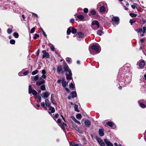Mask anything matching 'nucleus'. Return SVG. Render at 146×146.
I'll return each instance as SVG.
<instances>
[{"label":"nucleus","instance_id":"f257e3e1","mask_svg":"<svg viewBox=\"0 0 146 146\" xmlns=\"http://www.w3.org/2000/svg\"><path fill=\"white\" fill-rule=\"evenodd\" d=\"M29 94L32 93L35 96V98L36 99H38L39 102H41V97L37 95V92L32 88V86L31 85H29Z\"/></svg>","mask_w":146,"mask_h":146},{"label":"nucleus","instance_id":"f03ea898","mask_svg":"<svg viewBox=\"0 0 146 146\" xmlns=\"http://www.w3.org/2000/svg\"><path fill=\"white\" fill-rule=\"evenodd\" d=\"M45 81L44 80L42 79L41 77H40L39 80L37 81L36 83V84L37 86H40L41 84L44 83Z\"/></svg>","mask_w":146,"mask_h":146},{"label":"nucleus","instance_id":"7ed1b4c3","mask_svg":"<svg viewBox=\"0 0 146 146\" xmlns=\"http://www.w3.org/2000/svg\"><path fill=\"white\" fill-rule=\"evenodd\" d=\"M112 21L114 23L113 24V25L115 24L118 25L119 22V19L118 17H114L112 18Z\"/></svg>","mask_w":146,"mask_h":146},{"label":"nucleus","instance_id":"20e7f679","mask_svg":"<svg viewBox=\"0 0 146 146\" xmlns=\"http://www.w3.org/2000/svg\"><path fill=\"white\" fill-rule=\"evenodd\" d=\"M43 53L42 58H44L45 57L48 58L50 57V55L48 52H47L46 50H43L42 51Z\"/></svg>","mask_w":146,"mask_h":146},{"label":"nucleus","instance_id":"39448f33","mask_svg":"<svg viewBox=\"0 0 146 146\" xmlns=\"http://www.w3.org/2000/svg\"><path fill=\"white\" fill-rule=\"evenodd\" d=\"M96 140L101 146H106L105 144L101 139L99 138H97Z\"/></svg>","mask_w":146,"mask_h":146},{"label":"nucleus","instance_id":"423d86ee","mask_svg":"<svg viewBox=\"0 0 146 146\" xmlns=\"http://www.w3.org/2000/svg\"><path fill=\"white\" fill-rule=\"evenodd\" d=\"M104 141L107 146H113V144L108 139H104Z\"/></svg>","mask_w":146,"mask_h":146},{"label":"nucleus","instance_id":"0eeeda50","mask_svg":"<svg viewBox=\"0 0 146 146\" xmlns=\"http://www.w3.org/2000/svg\"><path fill=\"white\" fill-rule=\"evenodd\" d=\"M138 63L139 66L140 68H143L145 65V61L143 60H140Z\"/></svg>","mask_w":146,"mask_h":146},{"label":"nucleus","instance_id":"6e6552de","mask_svg":"<svg viewBox=\"0 0 146 146\" xmlns=\"http://www.w3.org/2000/svg\"><path fill=\"white\" fill-rule=\"evenodd\" d=\"M92 49L94 50V51L97 52H100L99 48L98 46L96 45H93L92 46Z\"/></svg>","mask_w":146,"mask_h":146},{"label":"nucleus","instance_id":"1a4fd4ad","mask_svg":"<svg viewBox=\"0 0 146 146\" xmlns=\"http://www.w3.org/2000/svg\"><path fill=\"white\" fill-rule=\"evenodd\" d=\"M66 75L67 79L71 80L72 79V78L71 77L72 75V73H71V71H69L68 73V72H66Z\"/></svg>","mask_w":146,"mask_h":146},{"label":"nucleus","instance_id":"9d476101","mask_svg":"<svg viewBox=\"0 0 146 146\" xmlns=\"http://www.w3.org/2000/svg\"><path fill=\"white\" fill-rule=\"evenodd\" d=\"M50 95V93L48 92H46L43 93L41 95L42 97V98L46 99Z\"/></svg>","mask_w":146,"mask_h":146},{"label":"nucleus","instance_id":"9b49d317","mask_svg":"<svg viewBox=\"0 0 146 146\" xmlns=\"http://www.w3.org/2000/svg\"><path fill=\"white\" fill-rule=\"evenodd\" d=\"M63 68L64 70V71L66 72H68V73L69 71H71L69 69L68 66L66 64H65L63 65Z\"/></svg>","mask_w":146,"mask_h":146},{"label":"nucleus","instance_id":"f8f14e48","mask_svg":"<svg viewBox=\"0 0 146 146\" xmlns=\"http://www.w3.org/2000/svg\"><path fill=\"white\" fill-rule=\"evenodd\" d=\"M92 25H96L97 27V29L99 27L100 25L98 23V22L97 21H94L92 23Z\"/></svg>","mask_w":146,"mask_h":146},{"label":"nucleus","instance_id":"ddd939ff","mask_svg":"<svg viewBox=\"0 0 146 146\" xmlns=\"http://www.w3.org/2000/svg\"><path fill=\"white\" fill-rule=\"evenodd\" d=\"M98 133L100 136H103L104 135V130L102 129H99Z\"/></svg>","mask_w":146,"mask_h":146},{"label":"nucleus","instance_id":"4468645a","mask_svg":"<svg viewBox=\"0 0 146 146\" xmlns=\"http://www.w3.org/2000/svg\"><path fill=\"white\" fill-rule=\"evenodd\" d=\"M71 118L72 119L75 121L76 123L79 124L80 125L81 123L79 121H78L73 116H71Z\"/></svg>","mask_w":146,"mask_h":146},{"label":"nucleus","instance_id":"2eb2a0df","mask_svg":"<svg viewBox=\"0 0 146 146\" xmlns=\"http://www.w3.org/2000/svg\"><path fill=\"white\" fill-rule=\"evenodd\" d=\"M77 37L79 38H82L84 37V34L81 32H78L76 35Z\"/></svg>","mask_w":146,"mask_h":146},{"label":"nucleus","instance_id":"dca6fc26","mask_svg":"<svg viewBox=\"0 0 146 146\" xmlns=\"http://www.w3.org/2000/svg\"><path fill=\"white\" fill-rule=\"evenodd\" d=\"M85 125L87 127H89L91 125V122L87 120L85 122Z\"/></svg>","mask_w":146,"mask_h":146},{"label":"nucleus","instance_id":"f3484780","mask_svg":"<svg viewBox=\"0 0 146 146\" xmlns=\"http://www.w3.org/2000/svg\"><path fill=\"white\" fill-rule=\"evenodd\" d=\"M70 95L71 96V97L72 98H74L76 97L77 96V94L76 92L74 91H73L70 94Z\"/></svg>","mask_w":146,"mask_h":146},{"label":"nucleus","instance_id":"a211bd4d","mask_svg":"<svg viewBox=\"0 0 146 146\" xmlns=\"http://www.w3.org/2000/svg\"><path fill=\"white\" fill-rule=\"evenodd\" d=\"M57 72L59 73L60 72L62 73H63V71H62V68L61 66H60L58 67Z\"/></svg>","mask_w":146,"mask_h":146},{"label":"nucleus","instance_id":"6ab92c4d","mask_svg":"<svg viewBox=\"0 0 146 146\" xmlns=\"http://www.w3.org/2000/svg\"><path fill=\"white\" fill-rule=\"evenodd\" d=\"M68 83H67V84ZM66 81L64 79H63L62 80V84L63 87L64 88L66 87Z\"/></svg>","mask_w":146,"mask_h":146},{"label":"nucleus","instance_id":"aec40b11","mask_svg":"<svg viewBox=\"0 0 146 146\" xmlns=\"http://www.w3.org/2000/svg\"><path fill=\"white\" fill-rule=\"evenodd\" d=\"M49 108V110L50 111H49V113H53L55 112L54 108L50 106Z\"/></svg>","mask_w":146,"mask_h":146},{"label":"nucleus","instance_id":"412c9836","mask_svg":"<svg viewBox=\"0 0 146 146\" xmlns=\"http://www.w3.org/2000/svg\"><path fill=\"white\" fill-rule=\"evenodd\" d=\"M100 9L101 12H103L105 11L106 9L104 6H102L100 7Z\"/></svg>","mask_w":146,"mask_h":146},{"label":"nucleus","instance_id":"4be33fe9","mask_svg":"<svg viewBox=\"0 0 146 146\" xmlns=\"http://www.w3.org/2000/svg\"><path fill=\"white\" fill-rule=\"evenodd\" d=\"M45 103L46 104V105L49 107H50V102L49 100H45Z\"/></svg>","mask_w":146,"mask_h":146},{"label":"nucleus","instance_id":"5701e85b","mask_svg":"<svg viewBox=\"0 0 146 146\" xmlns=\"http://www.w3.org/2000/svg\"><path fill=\"white\" fill-rule=\"evenodd\" d=\"M97 33L98 35L101 36L103 33V32L101 30H98L97 31Z\"/></svg>","mask_w":146,"mask_h":146},{"label":"nucleus","instance_id":"b1692460","mask_svg":"<svg viewBox=\"0 0 146 146\" xmlns=\"http://www.w3.org/2000/svg\"><path fill=\"white\" fill-rule=\"evenodd\" d=\"M51 100L52 104L54 105H56V103L55 101H54V98H53L52 95H51Z\"/></svg>","mask_w":146,"mask_h":146},{"label":"nucleus","instance_id":"393cba45","mask_svg":"<svg viewBox=\"0 0 146 146\" xmlns=\"http://www.w3.org/2000/svg\"><path fill=\"white\" fill-rule=\"evenodd\" d=\"M106 124L107 125L110 127H112L114 125V124L112 122L110 121L107 122L106 123Z\"/></svg>","mask_w":146,"mask_h":146},{"label":"nucleus","instance_id":"a878e982","mask_svg":"<svg viewBox=\"0 0 146 146\" xmlns=\"http://www.w3.org/2000/svg\"><path fill=\"white\" fill-rule=\"evenodd\" d=\"M70 146H81V145L80 144H75L74 143L71 142L70 144Z\"/></svg>","mask_w":146,"mask_h":146},{"label":"nucleus","instance_id":"bb28decb","mask_svg":"<svg viewBox=\"0 0 146 146\" xmlns=\"http://www.w3.org/2000/svg\"><path fill=\"white\" fill-rule=\"evenodd\" d=\"M77 17L80 20H82L84 19V17L83 15H80L77 16Z\"/></svg>","mask_w":146,"mask_h":146},{"label":"nucleus","instance_id":"cd10ccee","mask_svg":"<svg viewBox=\"0 0 146 146\" xmlns=\"http://www.w3.org/2000/svg\"><path fill=\"white\" fill-rule=\"evenodd\" d=\"M75 129L80 133H82V131L80 129L76 127L74 128Z\"/></svg>","mask_w":146,"mask_h":146},{"label":"nucleus","instance_id":"c85d7f7f","mask_svg":"<svg viewBox=\"0 0 146 146\" xmlns=\"http://www.w3.org/2000/svg\"><path fill=\"white\" fill-rule=\"evenodd\" d=\"M40 89L41 90L44 91L46 90V87L44 84H42L40 86Z\"/></svg>","mask_w":146,"mask_h":146},{"label":"nucleus","instance_id":"c756f323","mask_svg":"<svg viewBox=\"0 0 146 146\" xmlns=\"http://www.w3.org/2000/svg\"><path fill=\"white\" fill-rule=\"evenodd\" d=\"M78 106L76 104H75L74 106V110L75 111L77 112H79V110L78 109Z\"/></svg>","mask_w":146,"mask_h":146},{"label":"nucleus","instance_id":"7c9ffc66","mask_svg":"<svg viewBox=\"0 0 146 146\" xmlns=\"http://www.w3.org/2000/svg\"><path fill=\"white\" fill-rule=\"evenodd\" d=\"M82 116L80 113H78L76 115V117L77 119H81Z\"/></svg>","mask_w":146,"mask_h":146},{"label":"nucleus","instance_id":"2f4dec72","mask_svg":"<svg viewBox=\"0 0 146 146\" xmlns=\"http://www.w3.org/2000/svg\"><path fill=\"white\" fill-rule=\"evenodd\" d=\"M66 61L69 63H70L71 62L72 60L70 58H66Z\"/></svg>","mask_w":146,"mask_h":146},{"label":"nucleus","instance_id":"473e14b6","mask_svg":"<svg viewBox=\"0 0 146 146\" xmlns=\"http://www.w3.org/2000/svg\"><path fill=\"white\" fill-rule=\"evenodd\" d=\"M129 15L131 17H136V16L137 15L136 14H134V13H131L129 14Z\"/></svg>","mask_w":146,"mask_h":146},{"label":"nucleus","instance_id":"72a5a7b5","mask_svg":"<svg viewBox=\"0 0 146 146\" xmlns=\"http://www.w3.org/2000/svg\"><path fill=\"white\" fill-rule=\"evenodd\" d=\"M13 35L14 37L16 38H18L19 36L18 34L16 32H15L13 33Z\"/></svg>","mask_w":146,"mask_h":146},{"label":"nucleus","instance_id":"f704fd0d","mask_svg":"<svg viewBox=\"0 0 146 146\" xmlns=\"http://www.w3.org/2000/svg\"><path fill=\"white\" fill-rule=\"evenodd\" d=\"M38 72V71L37 70H35V71H33L32 72V75H34L37 74Z\"/></svg>","mask_w":146,"mask_h":146},{"label":"nucleus","instance_id":"c9c22d12","mask_svg":"<svg viewBox=\"0 0 146 146\" xmlns=\"http://www.w3.org/2000/svg\"><path fill=\"white\" fill-rule=\"evenodd\" d=\"M72 28V33L73 34H75L77 32L76 29L74 28Z\"/></svg>","mask_w":146,"mask_h":146},{"label":"nucleus","instance_id":"e433bc0d","mask_svg":"<svg viewBox=\"0 0 146 146\" xmlns=\"http://www.w3.org/2000/svg\"><path fill=\"white\" fill-rule=\"evenodd\" d=\"M41 106L44 108L46 110H47V108L45 106L44 103V102H42L41 103Z\"/></svg>","mask_w":146,"mask_h":146},{"label":"nucleus","instance_id":"4c0bfd02","mask_svg":"<svg viewBox=\"0 0 146 146\" xmlns=\"http://www.w3.org/2000/svg\"><path fill=\"white\" fill-rule=\"evenodd\" d=\"M15 41L13 39H11L10 41V42L11 44H14L15 43Z\"/></svg>","mask_w":146,"mask_h":146},{"label":"nucleus","instance_id":"58836bf2","mask_svg":"<svg viewBox=\"0 0 146 146\" xmlns=\"http://www.w3.org/2000/svg\"><path fill=\"white\" fill-rule=\"evenodd\" d=\"M7 32L9 34H11L12 32V30L10 28L8 29L7 30Z\"/></svg>","mask_w":146,"mask_h":146},{"label":"nucleus","instance_id":"ea45409f","mask_svg":"<svg viewBox=\"0 0 146 146\" xmlns=\"http://www.w3.org/2000/svg\"><path fill=\"white\" fill-rule=\"evenodd\" d=\"M40 29L41 31H42V34H43V35H44V36H45V37H46V34L45 32L43 30V29H42V28H40Z\"/></svg>","mask_w":146,"mask_h":146},{"label":"nucleus","instance_id":"a19ab883","mask_svg":"<svg viewBox=\"0 0 146 146\" xmlns=\"http://www.w3.org/2000/svg\"><path fill=\"white\" fill-rule=\"evenodd\" d=\"M39 76L38 75H37L35 76L34 78V80L35 81H36L39 79Z\"/></svg>","mask_w":146,"mask_h":146},{"label":"nucleus","instance_id":"79ce46f5","mask_svg":"<svg viewBox=\"0 0 146 146\" xmlns=\"http://www.w3.org/2000/svg\"><path fill=\"white\" fill-rule=\"evenodd\" d=\"M35 27H33L31 30L30 33H34L35 30Z\"/></svg>","mask_w":146,"mask_h":146},{"label":"nucleus","instance_id":"37998d69","mask_svg":"<svg viewBox=\"0 0 146 146\" xmlns=\"http://www.w3.org/2000/svg\"><path fill=\"white\" fill-rule=\"evenodd\" d=\"M39 36L36 33L35 34V36L34 37V38L35 39H36Z\"/></svg>","mask_w":146,"mask_h":146},{"label":"nucleus","instance_id":"c03bdc74","mask_svg":"<svg viewBox=\"0 0 146 146\" xmlns=\"http://www.w3.org/2000/svg\"><path fill=\"white\" fill-rule=\"evenodd\" d=\"M140 106L142 108H144L145 107V105L142 103H139Z\"/></svg>","mask_w":146,"mask_h":146},{"label":"nucleus","instance_id":"a18cd8bd","mask_svg":"<svg viewBox=\"0 0 146 146\" xmlns=\"http://www.w3.org/2000/svg\"><path fill=\"white\" fill-rule=\"evenodd\" d=\"M91 13L93 15H95L96 14V12L95 10H92L91 11Z\"/></svg>","mask_w":146,"mask_h":146},{"label":"nucleus","instance_id":"49530a36","mask_svg":"<svg viewBox=\"0 0 146 146\" xmlns=\"http://www.w3.org/2000/svg\"><path fill=\"white\" fill-rule=\"evenodd\" d=\"M71 32V30L70 29L68 28L67 31V33L68 35H69L70 32Z\"/></svg>","mask_w":146,"mask_h":146},{"label":"nucleus","instance_id":"de8ad7c7","mask_svg":"<svg viewBox=\"0 0 146 146\" xmlns=\"http://www.w3.org/2000/svg\"><path fill=\"white\" fill-rule=\"evenodd\" d=\"M135 5H131V7L133 9H134L135 8V6L137 5V4L136 3H134Z\"/></svg>","mask_w":146,"mask_h":146},{"label":"nucleus","instance_id":"09e8293b","mask_svg":"<svg viewBox=\"0 0 146 146\" xmlns=\"http://www.w3.org/2000/svg\"><path fill=\"white\" fill-rule=\"evenodd\" d=\"M88 11V9L87 8H85L84 9V11L86 13H87Z\"/></svg>","mask_w":146,"mask_h":146},{"label":"nucleus","instance_id":"8fccbe9b","mask_svg":"<svg viewBox=\"0 0 146 146\" xmlns=\"http://www.w3.org/2000/svg\"><path fill=\"white\" fill-rule=\"evenodd\" d=\"M135 21H133V19H130L129 20V23H130L131 25L133 24V23H134Z\"/></svg>","mask_w":146,"mask_h":146},{"label":"nucleus","instance_id":"3c124183","mask_svg":"<svg viewBox=\"0 0 146 146\" xmlns=\"http://www.w3.org/2000/svg\"><path fill=\"white\" fill-rule=\"evenodd\" d=\"M146 29V27H143V33H144L145 32V31Z\"/></svg>","mask_w":146,"mask_h":146},{"label":"nucleus","instance_id":"603ef678","mask_svg":"<svg viewBox=\"0 0 146 146\" xmlns=\"http://www.w3.org/2000/svg\"><path fill=\"white\" fill-rule=\"evenodd\" d=\"M70 86L72 88H74V87L73 84L72 83H71L70 84Z\"/></svg>","mask_w":146,"mask_h":146},{"label":"nucleus","instance_id":"864d4df0","mask_svg":"<svg viewBox=\"0 0 146 146\" xmlns=\"http://www.w3.org/2000/svg\"><path fill=\"white\" fill-rule=\"evenodd\" d=\"M50 48L51 50L53 51H54L55 49V48L53 45L51 46Z\"/></svg>","mask_w":146,"mask_h":146},{"label":"nucleus","instance_id":"5fc2aeb1","mask_svg":"<svg viewBox=\"0 0 146 146\" xmlns=\"http://www.w3.org/2000/svg\"><path fill=\"white\" fill-rule=\"evenodd\" d=\"M142 32H143V31L142 29L141 28H139V30H138V33H141Z\"/></svg>","mask_w":146,"mask_h":146},{"label":"nucleus","instance_id":"6e6d98bb","mask_svg":"<svg viewBox=\"0 0 146 146\" xmlns=\"http://www.w3.org/2000/svg\"><path fill=\"white\" fill-rule=\"evenodd\" d=\"M41 77L42 78H43V79H45L46 78V77L45 74H43V75L41 76Z\"/></svg>","mask_w":146,"mask_h":146},{"label":"nucleus","instance_id":"4d7b16f0","mask_svg":"<svg viewBox=\"0 0 146 146\" xmlns=\"http://www.w3.org/2000/svg\"><path fill=\"white\" fill-rule=\"evenodd\" d=\"M42 73L43 74H45L46 73V70H42Z\"/></svg>","mask_w":146,"mask_h":146},{"label":"nucleus","instance_id":"13d9d810","mask_svg":"<svg viewBox=\"0 0 146 146\" xmlns=\"http://www.w3.org/2000/svg\"><path fill=\"white\" fill-rule=\"evenodd\" d=\"M18 75L19 76H21L23 75V73L21 72L19 73Z\"/></svg>","mask_w":146,"mask_h":146},{"label":"nucleus","instance_id":"bf43d9fd","mask_svg":"<svg viewBox=\"0 0 146 146\" xmlns=\"http://www.w3.org/2000/svg\"><path fill=\"white\" fill-rule=\"evenodd\" d=\"M59 115L58 113L54 115V117L57 118L58 117Z\"/></svg>","mask_w":146,"mask_h":146},{"label":"nucleus","instance_id":"052dcab7","mask_svg":"<svg viewBox=\"0 0 146 146\" xmlns=\"http://www.w3.org/2000/svg\"><path fill=\"white\" fill-rule=\"evenodd\" d=\"M28 73V71H26L25 72L23 73V75H26Z\"/></svg>","mask_w":146,"mask_h":146},{"label":"nucleus","instance_id":"680f3d73","mask_svg":"<svg viewBox=\"0 0 146 146\" xmlns=\"http://www.w3.org/2000/svg\"><path fill=\"white\" fill-rule=\"evenodd\" d=\"M64 88L67 91V92H70V90L68 88H66V87H65V88Z\"/></svg>","mask_w":146,"mask_h":146},{"label":"nucleus","instance_id":"e2e57ef3","mask_svg":"<svg viewBox=\"0 0 146 146\" xmlns=\"http://www.w3.org/2000/svg\"><path fill=\"white\" fill-rule=\"evenodd\" d=\"M74 19H71L70 21V22L71 23H73L74 22Z\"/></svg>","mask_w":146,"mask_h":146},{"label":"nucleus","instance_id":"0e129e2a","mask_svg":"<svg viewBox=\"0 0 146 146\" xmlns=\"http://www.w3.org/2000/svg\"><path fill=\"white\" fill-rule=\"evenodd\" d=\"M39 50L38 49L37 52H36V55H37V56H38L39 55Z\"/></svg>","mask_w":146,"mask_h":146},{"label":"nucleus","instance_id":"69168bd1","mask_svg":"<svg viewBox=\"0 0 146 146\" xmlns=\"http://www.w3.org/2000/svg\"><path fill=\"white\" fill-rule=\"evenodd\" d=\"M145 41V39L144 38H142L141 39V42H142L143 43Z\"/></svg>","mask_w":146,"mask_h":146},{"label":"nucleus","instance_id":"338daca9","mask_svg":"<svg viewBox=\"0 0 146 146\" xmlns=\"http://www.w3.org/2000/svg\"><path fill=\"white\" fill-rule=\"evenodd\" d=\"M61 122V120L60 119H57V122L58 123H60Z\"/></svg>","mask_w":146,"mask_h":146},{"label":"nucleus","instance_id":"774afa93","mask_svg":"<svg viewBox=\"0 0 146 146\" xmlns=\"http://www.w3.org/2000/svg\"><path fill=\"white\" fill-rule=\"evenodd\" d=\"M61 82V80H58L57 81V83H60Z\"/></svg>","mask_w":146,"mask_h":146}]
</instances>
